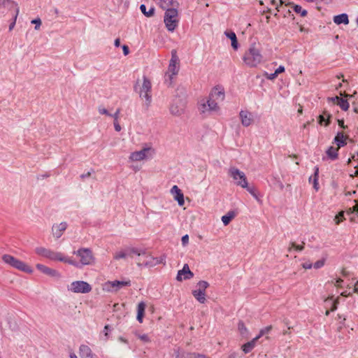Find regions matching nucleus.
I'll return each instance as SVG.
<instances>
[{"instance_id": "nucleus-1", "label": "nucleus", "mask_w": 358, "mask_h": 358, "mask_svg": "<svg viewBox=\"0 0 358 358\" xmlns=\"http://www.w3.org/2000/svg\"><path fill=\"white\" fill-rule=\"evenodd\" d=\"M134 88L140 98L145 100V105L146 108H148L152 102V84L150 80L146 76H143L142 80H137Z\"/></svg>"}, {"instance_id": "nucleus-2", "label": "nucleus", "mask_w": 358, "mask_h": 358, "mask_svg": "<svg viewBox=\"0 0 358 358\" xmlns=\"http://www.w3.org/2000/svg\"><path fill=\"white\" fill-rule=\"evenodd\" d=\"M262 55L260 50L255 45L252 44L248 50L245 52L243 60L244 63L250 67H255L262 61Z\"/></svg>"}, {"instance_id": "nucleus-3", "label": "nucleus", "mask_w": 358, "mask_h": 358, "mask_svg": "<svg viewBox=\"0 0 358 358\" xmlns=\"http://www.w3.org/2000/svg\"><path fill=\"white\" fill-rule=\"evenodd\" d=\"M177 6H169L166 8H162L165 10L164 22L166 27L169 31H173L178 24V13Z\"/></svg>"}, {"instance_id": "nucleus-4", "label": "nucleus", "mask_w": 358, "mask_h": 358, "mask_svg": "<svg viewBox=\"0 0 358 358\" xmlns=\"http://www.w3.org/2000/svg\"><path fill=\"white\" fill-rule=\"evenodd\" d=\"M2 259L6 264L20 271L28 273H31L33 271L31 268L27 266L25 263L10 255H3L2 256Z\"/></svg>"}, {"instance_id": "nucleus-5", "label": "nucleus", "mask_w": 358, "mask_h": 358, "mask_svg": "<svg viewBox=\"0 0 358 358\" xmlns=\"http://www.w3.org/2000/svg\"><path fill=\"white\" fill-rule=\"evenodd\" d=\"M229 176L233 179L236 185L243 187H247L248 180L244 172L236 167H230L228 170Z\"/></svg>"}, {"instance_id": "nucleus-6", "label": "nucleus", "mask_w": 358, "mask_h": 358, "mask_svg": "<svg viewBox=\"0 0 358 358\" xmlns=\"http://www.w3.org/2000/svg\"><path fill=\"white\" fill-rule=\"evenodd\" d=\"M155 154V151L152 147H145L139 151L131 152L129 159L131 161H141L152 158Z\"/></svg>"}, {"instance_id": "nucleus-7", "label": "nucleus", "mask_w": 358, "mask_h": 358, "mask_svg": "<svg viewBox=\"0 0 358 358\" xmlns=\"http://www.w3.org/2000/svg\"><path fill=\"white\" fill-rule=\"evenodd\" d=\"M67 289L69 291L74 293L87 294L91 292L92 287L85 281L76 280L68 285Z\"/></svg>"}, {"instance_id": "nucleus-8", "label": "nucleus", "mask_w": 358, "mask_h": 358, "mask_svg": "<svg viewBox=\"0 0 358 358\" xmlns=\"http://www.w3.org/2000/svg\"><path fill=\"white\" fill-rule=\"evenodd\" d=\"M179 71V58L177 55L176 50L171 51V59L169 62L168 71L166 76L169 77L170 80L173 79L174 76H176Z\"/></svg>"}, {"instance_id": "nucleus-9", "label": "nucleus", "mask_w": 358, "mask_h": 358, "mask_svg": "<svg viewBox=\"0 0 358 358\" xmlns=\"http://www.w3.org/2000/svg\"><path fill=\"white\" fill-rule=\"evenodd\" d=\"M186 101L183 99L176 98L173 100L169 110L175 116H180L185 113Z\"/></svg>"}, {"instance_id": "nucleus-10", "label": "nucleus", "mask_w": 358, "mask_h": 358, "mask_svg": "<svg viewBox=\"0 0 358 358\" xmlns=\"http://www.w3.org/2000/svg\"><path fill=\"white\" fill-rule=\"evenodd\" d=\"M73 253L80 257V262H78L79 264V266L78 268L80 267V264L89 265L93 262L94 258L92 252L88 248H80Z\"/></svg>"}, {"instance_id": "nucleus-11", "label": "nucleus", "mask_w": 358, "mask_h": 358, "mask_svg": "<svg viewBox=\"0 0 358 358\" xmlns=\"http://www.w3.org/2000/svg\"><path fill=\"white\" fill-rule=\"evenodd\" d=\"M46 258L52 261H59L73 265L76 267L79 266V264L71 259H69L64 256V255L59 252H55L49 249Z\"/></svg>"}, {"instance_id": "nucleus-12", "label": "nucleus", "mask_w": 358, "mask_h": 358, "mask_svg": "<svg viewBox=\"0 0 358 358\" xmlns=\"http://www.w3.org/2000/svg\"><path fill=\"white\" fill-rule=\"evenodd\" d=\"M194 273L190 271L188 264H185L181 270H179L176 276L178 281L189 280L193 278Z\"/></svg>"}, {"instance_id": "nucleus-13", "label": "nucleus", "mask_w": 358, "mask_h": 358, "mask_svg": "<svg viewBox=\"0 0 358 358\" xmlns=\"http://www.w3.org/2000/svg\"><path fill=\"white\" fill-rule=\"evenodd\" d=\"M171 193L173 195L175 200L178 201L180 206H182L185 203L184 195L180 189L177 186L174 185L171 189Z\"/></svg>"}, {"instance_id": "nucleus-14", "label": "nucleus", "mask_w": 358, "mask_h": 358, "mask_svg": "<svg viewBox=\"0 0 358 358\" xmlns=\"http://www.w3.org/2000/svg\"><path fill=\"white\" fill-rule=\"evenodd\" d=\"M36 268L41 272H42L43 273L45 274L48 276L56 277V278L60 277V274L57 271L50 268L43 264H36Z\"/></svg>"}, {"instance_id": "nucleus-15", "label": "nucleus", "mask_w": 358, "mask_h": 358, "mask_svg": "<svg viewBox=\"0 0 358 358\" xmlns=\"http://www.w3.org/2000/svg\"><path fill=\"white\" fill-rule=\"evenodd\" d=\"M176 358H210L203 354L195 352H182L180 353L178 350H175Z\"/></svg>"}, {"instance_id": "nucleus-16", "label": "nucleus", "mask_w": 358, "mask_h": 358, "mask_svg": "<svg viewBox=\"0 0 358 358\" xmlns=\"http://www.w3.org/2000/svg\"><path fill=\"white\" fill-rule=\"evenodd\" d=\"M241 123L244 127H249L253 122L252 115L247 110H241L239 113Z\"/></svg>"}, {"instance_id": "nucleus-17", "label": "nucleus", "mask_w": 358, "mask_h": 358, "mask_svg": "<svg viewBox=\"0 0 358 358\" xmlns=\"http://www.w3.org/2000/svg\"><path fill=\"white\" fill-rule=\"evenodd\" d=\"M209 96L216 100L217 103L222 101L224 99V92L220 87H216L213 89Z\"/></svg>"}, {"instance_id": "nucleus-18", "label": "nucleus", "mask_w": 358, "mask_h": 358, "mask_svg": "<svg viewBox=\"0 0 358 358\" xmlns=\"http://www.w3.org/2000/svg\"><path fill=\"white\" fill-rule=\"evenodd\" d=\"M79 355L81 358H96L90 348L87 345H81L79 348Z\"/></svg>"}, {"instance_id": "nucleus-19", "label": "nucleus", "mask_w": 358, "mask_h": 358, "mask_svg": "<svg viewBox=\"0 0 358 358\" xmlns=\"http://www.w3.org/2000/svg\"><path fill=\"white\" fill-rule=\"evenodd\" d=\"M66 227L67 224L65 222H61L59 224L53 225L52 228L53 236L57 238H60L63 234V232L66 229Z\"/></svg>"}, {"instance_id": "nucleus-20", "label": "nucleus", "mask_w": 358, "mask_h": 358, "mask_svg": "<svg viewBox=\"0 0 358 358\" xmlns=\"http://www.w3.org/2000/svg\"><path fill=\"white\" fill-rule=\"evenodd\" d=\"M130 285L131 280L128 278H123L121 280H113V292H117Z\"/></svg>"}, {"instance_id": "nucleus-21", "label": "nucleus", "mask_w": 358, "mask_h": 358, "mask_svg": "<svg viewBox=\"0 0 358 358\" xmlns=\"http://www.w3.org/2000/svg\"><path fill=\"white\" fill-rule=\"evenodd\" d=\"M145 259H143L142 258H138L137 259V264L138 266H149L152 267L155 266V259L154 257L149 256L147 253L143 257Z\"/></svg>"}, {"instance_id": "nucleus-22", "label": "nucleus", "mask_w": 358, "mask_h": 358, "mask_svg": "<svg viewBox=\"0 0 358 358\" xmlns=\"http://www.w3.org/2000/svg\"><path fill=\"white\" fill-rule=\"evenodd\" d=\"M146 304L144 301H141L137 306V316L136 320L140 322H143V319L145 315Z\"/></svg>"}, {"instance_id": "nucleus-23", "label": "nucleus", "mask_w": 358, "mask_h": 358, "mask_svg": "<svg viewBox=\"0 0 358 358\" xmlns=\"http://www.w3.org/2000/svg\"><path fill=\"white\" fill-rule=\"evenodd\" d=\"M348 136H344L342 132H338L334 138V142L337 145V148H340L347 144L346 140Z\"/></svg>"}, {"instance_id": "nucleus-24", "label": "nucleus", "mask_w": 358, "mask_h": 358, "mask_svg": "<svg viewBox=\"0 0 358 358\" xmlns=\"http://www.w3.org/2000/svg\"><path fill=\"white\" fill-rule=\"evenodd\" d=\"M331 100L334 102H336L337 105H338L343 110H348L349 108V103L346 99H344L343 98H340L338 96H335L331 98Z\"/></svg>"}, {"instance_id": "nucleus-25", "label": "nucleus", "mask_w": 358, "mask_h": 358, "mask_svg": "<svg viewBox=\"0 0 358 358\" xmlns=\"http://www.w3.org/2000/svg\"><path fill=\"white\" fill-rule=\"evenodd\" d=\"M334 22L336 24H348L349 23L348 16L345 13H342L334 17Z\"/></svg>"}, {"instance_id": "nucleus-26", "label": "nucleus", "mask_w": 358, "mask_h": 358, "mask_svg": "<svg viewBox=\"0 0 358 358\" xmlns=\"http://www.w3.org/2000/svg\"><path fill=\"white\" fill-rule=\"evenodd\" d=\"M259 340V336H256L252 341L245 343L242 346V349L245 353L250 352L255 346L256 342Z\"/></svg>"}, {"instance_id": "nucleus-27", "label": "nucleus", "mask_w": 358, "mask_h": 358, "mask_svg": "<svg viewBox=\"0 0 358 358\" xmlns=\"http://www.w3.org/2000/svg\"><path fill=\"white\" fill-rule=\"evenodd\" d=\"M192 295L194 298L201 303L206 301V292L200 290L199 289L192 291Z\"/></svg>"}, {"instance_id": "nucleus-28", "label": "nucleus", "mask_w": 358, "mask_h": 358, "mask_svg": "<svg viewBox=\"0 0 358 358\" xmlns=\"http://www.w3.org/2000/svg\"><path fill=\"white\" fill-rule=\"evenodd\" d=\"M17 6V4L12 1L10 0H0V10L2 8H7L9 10H11L13 8H16Z\"/></svg>"}, {"instance_id": "nucleus-29", "label": "nucleus", "mask_w": 358, "mask_h": 358, "mask_svg": "<svg viewBox=\"0 0 358 358\" xmlns=\"http://www.w3.org/2000/svg\"><path fill=\"white\" fill-rule=\"evenodd\" d=\"M129 248H125L120 251L116 252L115 255L113 256V259H125L127 257H129Z\"/></svg>"}, {"instance_id": "nucleus-30", "label": "nucleus", "mask_w": 358, "mask_h": 358, "mask_svg": "<svg viewBox=\"0 0 358 358\" xmlns=\"http://www.w3.org/2000/svg\"><path fill=\"white\" fill-rule=\"evenodd\" d=\"M206 101L208 104V109H210V111H216L218 110V103L215 99L209 96Z\"/></svg>"}, {"instance_id": "nucleus-31", "label": "nucleus", "mask_w": 358, "mask_h": 358, "mask_svg": "<svg viewBox=\"0 0 358 358\" xmlns=\"http://www.w3.org/2000/svg\"><path fill=\"white\" fill-rule=\"evenodd\" d=\"M339 148L331 146L327 150V156L332 160H335L338 157V152Z\"/></svg>"}, {"instance_id": "nucleus-32", "label": "nucleus", "mask_w": 358, "mask_h": 358, "mask_svg": "<svg viewBox=\"0 0 358 358\" xmlns=\"http://www.w3.org/2000/svg\"><path fill=\"white\" fill-rule=\"evenodd\" d=\"M225 35L231 39V46L234 50H237L238 48V41L236 34L233 31L225 32Z\"/></svg>"}, {"instance_id": "nucleus-33", "label": "nucleus", "mask_w": 358, "mask_h": 358, "mask_svg": "<svg viewBox=\"0 0 358 358\" xmlns=\"http://www.w3.org/2000/svg\"><path fill=\"white\" fill-rule=\"evenodd\" d=\"M128 251L129 253V257H132V255H136L139 257L138 258H141V257H144V255H146V252L145 250H140V249L135 248H129Z\"/></svg>"}, {"instance_id": "nucleus-34", "label": "nucleus", "mask_w": 358, "mask_h": 358, "mask_svg": "<svg viewBox=\"0 0 358 358\" xmlns=\"http://www.w3.org/2000/svg\"><path fill=\"white\" fill-rule=\"evenodd\" d=\"M235 217V213L233 211L228 212L226 215L222 217V221L224 226L229 224L231 220Z\"/></svg>"}, {"instance_id": "nucleus-35", "label": "nucleus", "mask_w": 358, "mask_h": 358, "mask_svg": "<svg viewBox=\"0 0 358 358\" xmlns=\"http://www.w3.org/2000/svg\"><path fill=\"white\" fill-rule=\"evenodd\" d=\"M140 9L141 12L146 16V17H152L155 14V8L150 7L148 10H147V8L144 4H141L140 6Z\"/></svg>"}, {"instance_id": "nucleus-36", "label": "nucleus", "mask_w": 358, "mask_h": 358, "mask_svg": "<svg viewBox=\"0 0 358 358\" xmlns=\"http://www.w3.org/2000/svg\"><path fill=\"white\" fill-rule=\"evenodd\" d=\"M199 110L201 113L210 112V109H208V104L206 103V101L205 99H202L200 101Z\"/></svg>"}, {"instance_id": "nucleus-37", "label": "nucleus", "mask_w": 358, "mask_h": 358, "mask_svg": "<svg viewBox=\"0 0 358 358\" xmlns=\"http://www.w3.org/2000/svg\"><path fill=\"white\" fill-rule=\"evenodd\" d=\"M110 333V326L109 324H106L104 327V329L101 334V338L103 341H107L109 338Z\"/></svg>"}, {"instance_id": "nucleus-38", "label": "nucleus", "mask_w": 358, "mask_h": 358, "mask_svg": "<svg viewBox=\"0 0 358 358\" xmlns=\"http://www.w3.org/2000/svg\"><path fill=\"white\" fill-rule=\"evenodd\" d=\"M304 242H303L302 245H296L294 242L290 243V245L288 248V252H291L293 248H294L297 251H302L304 249Z\"/></svg>"}, {"instance_id": "nucleus-39", "label": "nucleus", "mask_w": 358, "mask_h": 358, "mask_svg": "<svg viewBox=\"0 0 358 358\" xmlns=\"http://www.w3.org/2000/svg\"><path fill=\"white\" fill-rule=\"evenodd\" d=\"M49 249L43 247H38L35 249V252L37 255L46 258Z\"/></svg>"}, {"instance_id": "nucleus-40", "label": "nucleus", "mask_w": 358, "mask_h": 358, "mask_svg": "<svg viewBox=\"0 0 358 358\" xmlns=\"http://www.w3.org/2000/svg\"><path fill=\"white\" fill-rule=\"evenodd\" d=\"M244 189H246L247 191L257 201H260V199L258 198V196L256 193V189L253 187L248 186V184L247 185V187H243Z\"/></svg>"}, {"instance_id": "nucleus-41", "label": "nucleus", "mask_w": 358, "mask_h": 358, "mask_svg": "<svg viewBox=\"0 0 358 358\" xmlns=\"http://www.w3.org/2000/svg\"><path fill=\"white\" fill-rule=\"evenodd\" d=\"M19 13H20L19 7H17L15 8V15H13V22L9 25V31L13 30V29L14 28V27L15 25V23H16V20H17V17L18 16Z\"/></svg>"}, {"instance_id": "nucleus-42", "label": "nucleus", "mask_w": 358, "mask_h": 358, "mask_svg": "<svg viewBox=\"0 0 358 358\" xmlns=\"http://www.w3.org/2000/svg\"><path fill=\"white\" fill-rule=\"evenodd\" d=\"M198 289L206 292V289L209 287V283L207 281L201 280L197 283Z\"/></svg>"}, {"instance_id": "nucleus-43", "label": "nucleus", "mask_w": 358, "mask_h": 358, "mask_svg": "<svg viewBox=\"0 0 358 358\" xmlns=\"http://www.w3.org/2000/svg\"><path fill=\"white\" fill-rule=\"evenodd\" d=\"M293 8L296 13H299L303 17L306 16L307 14V11L306 10L302 9L301 6L299 5H294Z\"/></svg>"}, {"instance_id": "nucleus-44", "label": "nucleus", "mask_w": 358, "mask_h": 358, "mask_svg": "<svg viewBox=\"0 0 358 358\" xmlns=\"http://www.w3.org/2000/svg\"><path fill=\"white\" fill-rule=\"evenodd\" d=\"M238 330H239L240 333L242 335H245V334H247L248 329L245 327V324H244V323L243 322H238Z\"/></svg>"}, {"instance_id": "nucleus-45", "label": "nucleus", "mask_w": 358, "mask_h": 358, "mask_svg": "<svg viewBox=\"0 0 358 358\" xmlns=\"http://www.w3.org/2000/svg\"><path fill=\"white\" fill-rule=\"evenodd\" d=\"M272 329V326H268L260 330L259 334L257 336H259V339L264 335L268 334Z\"/></svg>"}, {"instance_id": "nucleus-46", "label": "nucleus", "mask_w": 358, "mask_h": 358, "mask_svg": "<svg viewBox=\"0 0 358 358\" xmlns=\"http://www.w3.org/2000/svg\"><path fill=\"white\" fill-rule=\"evenodd\" d=\"M330 117L331 115L329 113H324L323 115L319 116V123L322 124L323 122H326V120H328Z\"/></svg>"}, {"instance_id": "nucleus-47", "label": "nucleus", "mask_w": 358, "mask_h": 358, "mask_svg": "<svg viewBox=\"0 0 358 358\" xmlns=\"http://www.w3.org/2000/svg\"><path fill=\"white\" fill-rule=\"evenodd\" d=\"M318 173H319V169L318 168H316L315 169V174H314V176L313 178V176H310L309 178V182H311L312 180H313V184L316 182H318Z\"/></svg>"}, {"instance_id": "nucleus-48", "label": "nucleus", "mask_w": 358, "mask_h": 358, "mask_svg": "<svg viewBox=\"0 0 358 358\" xmlns=\"http://www.w3.org/2000/svg\"><path fill=\"white\" fill-rule=\"evenodd\" d=\"M324 262L325 260L323 259H320L318 261H317L313 265V266L317 269V268H322L324 265Z\"/></svg>"}, {"instance_id": "nucleus-49", "label": "nucleus", "mask_w": 358, "mask_h": 358, "mask_svg": "<svg viewBox=\"0 0 358 358\" xmlns=\"http://www.w3.org/2000/svg\"><path fill=\"white\" fill-rule=\"evenodd\" d=\"M138 338L141 339L143 343H149L150 339L147 334H138Z\"/></svg>"}, {"instance_id": "nucleus-50", "label": "nucleus", "mask_w": 358, "mask_h": 358, "mask_svg": "<svg viewBox=\"0 0 358 358\" xmlns=\"http://www.w3.org/2000/svg\"><path fill=\"white\" fill-rule=\"evenodd\" d=\"M31 24H35V29L38 30L40 29V27L41 25V20L40 18H36L33 20H31Z\"/></svg>"}, {"instance_id": "nucleus-51", "label": "nucleus", "mask_w": 358, "mask_h": 358, "mask_svg": "<svg viewBox=\"0 0 358 358\" xmlns=\"http://www.w3.org/2000/svg\"><path fill=\"white\" fill-rule=\"evenodd\" d=\"M154 259H155V266L157 265V264H166V261H165V257H160L159 258H155L154 257Z\"/></svg>"}, {"instance_id": "nucleus-52", "label": "nucleus", "mask_w": 358, "mask_h": 358, "mask_svg": "<svg viewBox=\"0 0 358 358\" xmlns=\"http://www.w3.org/2000/svg\"><path fill=\"white\" fill-rule=\"evenodd\" d=\"M92 173H94L93 169H92L90 171H88L87 173L81 174L80 178L83 180H85L86 178H90L92 176Z\"/></svg>"}, {"instance_id": "nucleus-53", "label": "nucleus", "mask_w": 358, "mask_h": 358, "mask_svg": "<svg viewBox=\"0 0 358 358\" xmlns=\"http://www.w3.org/2000/svg\"><path fill=\"white\" fill-rule=\"evenodd\" d=\"M183 246H186L189 243V236L187 234L183 236L181 239Z\"/></svg>"}, {"instance_id": "nucleus-54", "label": "nucleus", "mask_w": 358, "mask_h": 358, "mask_svg": "<svg viewBox=\"0 0 358 358\" xmlns=\"http://www.w3.org/2000/svg\"><path fill=\"white\" fill-rule=\"evenodd\" d=\"M343 219H344V213L341 212L336 217V220H338L336 221V224H339L340 222L343 220Z\"/></svg>"}, {"instance_id": "nucleus-55", "label": "nucleus", "mask_w": 358, "mask_h": 358, "mask_svg": "<svg viewBox=\"0 0 358 358\" xmlns=\"http://www.w3.org/2000/svg\"><path fill=\"white\" fill-rule=\"evenodd\" d=\"M99 112L101 113V114H104V115H109L110 116V113L104 108H101L99 107Z\"/></svg>"}, {"instance_id": "nucleus-56", "label": "nucleus", "mask_w": 358, "mask_h": 358, "mask_svg": "<svg viewBox=\"0 0 358 358\" xmlns=\"http://www.w3.org/2000/svg\"><path fill=\"white\" fill-rule=\"evenodd\" d=\"M278 76V74H275V71L273 73H271V74H268L266 73V78L268 79V80H273L275 79L276 77Z\"/></svg>"}, {"instance_id": "nucleus-57", "label": "nucleus", "mask_w": 358, "mask_h": 358, "mask_svg": "<svg viewBox=\"0 0 358 358\" xmlns=\"http://www.w3.org/2000/svg\"><path fill=\"white\" fill-rule=\"evenodd\" d=\"M302 266L305 269H310L313 267V264L311 263L306 262L302 264Z\"/></svg>"}, {"instance_id": "nucleus-58", "label": "nucleus", "mask_w": 358, "mask_h": 358, "mask_svg": "<svg viewBox=\"0 0 358 358\" xmlns=\"http://www.w3.org/2000/svg\"><path fill=\"white\" fill-rule=\"evenodd\" d=\"M275 74H279L285 71V67L283 66H280L277 69H275Z\"/></svg>"}, {"instance_id": "nucleus-59", "label": "nucleus", "mask_w": 358, "mask_h": 358, "mask_svg": "<svg viewBox=\"0 0 358 358\" xmlns=\"http://www.w3.org/2000/svg\"><path fill=\"white\" fill-rule=\"evenodd\" d=\"M123 53L126 56L129 53V47L126 45H124L122 46Z\"/></svg>"}, {"instance_id": "nucleus-60", "label": "nucleus", "mask_w": 358, "mask_h": 358, "mask_svg": "<svg viewBox=\"0 0 358 358\" xmlns=\"http://www.w3.org/2000/svg\"><path fill=\"white\" fill-rule=\"evenodd\" d=\"M113 125H114V128H115V131H121L122 128L119 123L114 122Z\"/></svg>"}, {"instance_id": "nucleus-61", "label": "nucleus", "mask_w": 358, "mask_h": 358, "mask_svg": "<svg viewBox=\"0 0 358 358\" xmlns=\"http://www.w3.org/2000/svg\"><path fill=\"white\" fill-rule=\"evenodd\" d=\"M356 204L352 207L354 211H357L358 213V201L355 200Z\"/></svg>"}, {"instance_id": "nucleus-62", "label": "nucleus", "mask_w": 358, "mask_h": 358, "mask_svg": "<svg viewBox=\"0 0 358 358\" xmlns=\"http://www.w3.org/2000/svg\"><path fill=\"white\" fill-rule=\"evenodd\" d=\"M343 282V280L341 279V278H338L336 280L335 282V285L337 286V287H339L341 286V283Z\"/></svg>"}, {"instance_id": "nucleus-63", "label": "nucleus", "mask_w": 358, "mask_h": 358, "mask_svg": "<svg viewBox=\"0 0 358 358\" xmlns=\"http://www.w3.org/2000/svg\"><path fill=\"white\" fill-rule=\"evenodd\" d=\"M114 44L116 47H119L120 44V39L119 38H116L114 41Z\"/></svg>"}, {"instance_id": "nucleus-64", "label": "nucleus", "mask_w": 358, "mask_h": 358, "mask_svg": "<svg viewBox=\"0 0 358 358\" xmlns=\"http://www.w3.org/2000/svg\"><path fill=\"white\" fill-rule=\"evenodd\" d=\"M353 292L358 294V282L355 284Z\"/></svg>"}]
</instances>
